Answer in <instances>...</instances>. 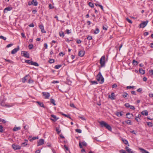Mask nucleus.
I'll return each instance as SVG.
<instances>
[{
	"label": "nucleus",
	"mask_w": 153,
	"mask_h": 153,
	"mask_svg": "<svg viewBox=\"0 0 153 153\" xmlns=\"http://www.w3.org/2000/svg\"><path fill=\"white\" fill-rule=\"evenodd\" d=\"M97 79L100 83H102L104 82V78L103 77L100 72H99L97 75Z\"/></svg>",
	"instance_id": "f257e3e1"
},
{
	"label": "nucleus",
	"mask_w": 153,
	"mask_h": 153,
	"mask_svg": "<svg viewBox=\"0 0 153 153\" xmlns=\"http://www.w3.org/2000/svg\"><path fill=\"white\" fill-rule=\"evenodd\" d=\"M105 56H102L100 59V62L101 65V67H104L105 65Z\"/></svg>",
	"instance_id": "f03ea898"
},
{
	"label": "nucleus",
	"mask_w": 153,
	"mask_h": 153,
	"mask_svg": "<svg viewBox=\"0 0 153 153\" xmlns=\"http://www.w3.org/2000/svg\"><path fill=\"white\" fill-rule=\"evenodd\" d=\"M42 94L43 96L44 97V98L45 99H49L50 96V94L48 92H42Z\"/></svg>",
	"instance_id": "7ed1b4c3"
},
{
	"label": "nucleus",
	"mask_w": 153,
	"mask_h": 153,
	"mask_svg": "<svg viewBox=\"0 0 153 153\" xmlns=\"http://www.w3.org/2000/svg\"><path fill=\"white\" fill-rule=\"evenodd\" d=\"M21 54H23L22 56L26 58L29 57V54L27 51H22L21 52Z\"/></svg>",
	"instance_id": "20e7f679"
},
{
	"label": "nucleus",
	"mask_w": 153,
	"mask_h": 153,
	"mask_svg": "<svg viewBox=\"0 0 153 153\" xmlns=\"http://www.w3.org/2000/svg\"><path fill=\"white\" fill-rule=\"evenodd\" d=\"M148 22V21L147 20L146 21L144 22H143L141 23L139 25V27L140 28H144L147 25Z\"/></svg>",
	"instance_id": "39448f33"
},
{
	"label": "nucleus",
	"mask_w": 153,
	"mask_h": 153,
	"mask_svg": "<svg viewBox=\"0 0 153 153\" xmlns=\"http://www.w3.org/2000/svg\"><path fill=\"white\" fill-rule=\"evenodd\" d=\"M12 147L15 150H19L21 149V146H20L15 144H13L12 145Z\"/></svg>",
	"instance_id": "423d86ee"
},
{
	"label": "nucleus",
	"mask_w": 153,
	"mask_h": 153,
	"mask_svg": "<svg viewBox=\"0 0 153 153\" xmlns=\"http://www.w3.org/2000/svg\"><path fill=\"white\" fill-rule=\"evenodd\" d=\"M44 140L43 139H41L37 142V146H39L44 144Z\"/></svg>",
	"instance_id": "0eeeda50"
},
{
	"label": "nucleus",
	"mask_w": 153,
	"mask_h": 153,
	"mask_svg": "<svg viewBox=\"0 0 153 153\" xmlns=\"http://www.w3.org/2000/svg\"><path fill=\"white\" fill-rule=\"evenodd\" d=\"M87 145L85 141L81 142H79V146L80 148H82L83 146H86Z\"/></svg>",
	"instance_id": "6e6552de"
},
{
	"label": "nucleus",
	"mask_w": 153,
	"mask_h": 153,
	"mask_svg": "<svg viewBox=\"0 0 153 153\" xmlns=\"http://www.w3.org/2000/svg\"><path fill=\"white\" fill-rule=\"evenodd\" d=\"M19 49V46H18L17 48H15L12 50L11 51V53L12 54H14L16 53L18 51Z\"/></svg>",
	"instance_id": "1a4fd4ad"
},
{
	"label": "nucleus",
	"mask_w": 153,
	"mask_h": 153,
	"mask_svg": "<svg viewBox=\"0 0 153 153\" xmlns=\"http://www.w3.org/2000/svg\"><path fill=\"white\" fill-rule=\"evenodd\" d=\"M99 123L102 127H105L107 123L104 121H101Z\"/></svg>",
	"instance_id": "9d476101"
},
{
	"label": "nucleus",
	"mask_w": 153,
	"mask_h": 153,
	"mask_svg": "<svg viewBox=\"0 0 153 153\" xmlns=\"http://www.w3.org/2000/svg\"><path fill=\"white\" fill-rule=\"evenodd\" d=\"M25 142L22 143L21 144V147H24L28 145L27 143L28 142V140H27L25 139L24 140Z\"/></svg>",
	"instance_id": "9b49d317"
},
{
	"label": "nucleus",
	"mask_w": 153,
	"mask_h": 153,
	"mask_svg": "<svg viewBox=\"0 0 153 153\" xmlns=\"http://www.w3.org/2000/svg\"><path fill=\"white\" fill-rule=\"evenodd\" d=\"M85 51L84 50L80 51L78 53L79 56L81 57L83 56L85 54Z\"/></svg>",
	"instance_id": "f8f14e48"
},
{
	"label": "nucleus",
	"mask_w": 153,
	"mask_h": 153,
	"mask_svg": "<svg viewBox=\"0 0 153 153\" xmlns=\"http://www.w3.org/2000/svg\"><path fill=\"white\" fill-rule=\"evenodd\" d=\"M12 8L11 7H8L5 8L4 10V13H6L7 11L11 10Z\"/></svg>",
	"instance_id": "ddd939ff"
},
{
	"label": "nucleus",
	"mask_w": 153,
	"mask_h": 153,
	"mask_svg": "<svg viewBox=\"0 0 153 153\" xmlns=\"http://www.w3.org/2000/svg\"><path fill=\"white\" fill-rule=\"evenodd\" d=\"M40 29L41 30V31L42 33H45L46 31L44 30V27L43 25H40L39 26Z\"/></svg>",
	"instance_id": "4468645a"
},
{
	"label": "nucleus",
	"mask_w": 153,
	"mask_h": 153,
	"mask_svg": "<svg viewBox=\"0 0 153 153\" xmlns=\"http://www.w3.org/2000/svg\"><path fill=\"white\" fill-rule=\"evenodd\" d=\"M51 117L54 118V119L51 118L50 119L52 120H53V121H56V120H57L58 119V118H57L53 114H51Z\"/></svg>",
	"instance_id": "2eb2a0df"
},
{
	"label": "nucleus",
	"mask_w": 153,
	"mask_h": 153,
	"mask_svg": "<svg viewBox=\"0 0 153 153\" xmlns=\"http://www.w3.org/2000/svg\"><path fill=\"white\" fill-rule=\"evenodd\" d=\"M115 96L114 93L113 92L111 93V95H108V97L113 100L115 99L114 97Z\"/></svg>",
	"instance_id": "dca6fc26"
},
{
	"label": "nucleus",
	"mask_w": 153,
	"mask_h": 153,
	"mask_svg": "<svg viewBox=\"0 0 153 153\" xmlns=\"http://www.w3.org/2000/svg\"><path fill=\"white\" fill-rule=\"evenodd\" d=\"M123 112H117L115 114L118 117H122L123 116Z\"/></svg>",
	"instance_id": "f3484780"
},
{
	"label": "nucleus",
	"mask_w": 153,
	"mask_h": 153,
	"mask_svg": "<svg viewBox=\"0 0 153 153\" xmlns=\"http://www.w3.org/2000/svg\"><path fill=\"white\" fill-rule=\"evenodd\" d=\"M139 149L141 151V152L142 153H149L148 151L144 149L140 148H139Z\"/></svg>",
	"instance_id": "a211bd4d"
},
{
	"label": "nucleus",
	"mask_w": 153,
	"mask_h": 153,
	"mask_svg": "<svg viewBox=\"0 0 153 153\" xmlns=\"http://www.w3.org/2000/svg\"><path fill=\"white\" fill-rule=\"evenodd\" d=\"M36 102L41 107L45 108V106L43 103L39 101H36Z\"/></svg>",
	"instance_id": "6ab92c4d"
},
{
	"label": "nucleus",
	"mask_w": 153,
	"mask_h": 153,
	"mask_svg": "<svg viewBox=\"0 0 153 153\" xmlns=\"http://www.w3.org/2000/svg\"><path fill=\"white\" fill-rule=\"evenodd\" d=\"M31 4L34 6H36L38 5V2L36 0H32L31 1Z\"/></svg>",
	"instance_id": "aec40b11"
},
{
	"label": "nucleus",
	"mask_w": 153,
	"mask_h": 153,
	"mask_svg": "<svg viewBox=\"0 0 153 153\" xmlns=\"http://www.w3.org/2000/svg\"><path fill=\"white\" fill-rule=\"evenodd\" d=\"M21 129V127H17L15 126L13 129V131H17L19 130H20Z\"/></svg>",
	"instance_id": "412c9836"
},
{
	"label": "nucleus",
	"mask_w": 153,
	"mask_h": 153,
	"mask_svg": "<svg viewBox=\"0 0 153 153\" xmlns=\"http://www.w3.org/2000/svg\"><path fill=\"white\" fill-rule=\"evenodd\" d=\"M141 114L147 116L148 115V113L146 110L143 111L141 112Z\"/></svg>",
	"instance_id": "4be33fe9"
},
{
	"label": "nucleus",
	"mask_w": 153,
	"mask_h": 153,
	"mask_svg": "<svg viewBox=\"0 0 153 153\" xmlns=\"http://www.w3.org/2000/svg\"><path fill=\"white\" fill-rule=\"evenodd\" d=\"M29 76V75H26L25 77L24 78H23L22 79V82H23V83H25L26 80H27V79H26V78L27 77V76Z\"/></svg>",
	"instance_id": "5701e85b"
},
{
	"label": "nucleus",
	"mask_w": 153,
	"mask_h": 153,
	"mask_svg": "<svg viewBox=\"0 0 153 153\" xmlns=\"http://www.w3.org/2000/svg\"><path fill=\"white\" fill-rule=\"evenodd\" d=\"M140 73L142 74H144L145 73V71L142 68H140L139 70Z\"/></svg>",
	"instance_id": "b1692460"
},
{
	"label": "nucleus",
	"mask_w": 153,
	"mask_h": 153,
	"mask_svg": "<svg viewBox=\"0 0 153 153\" xmlns=\"http://www.w3.org/2000/svg\"><path fill=\"white\" fill-rule=\"evenodd\" d=\"M127 117L128 119H130L132 116V114L129 113H127L126 114Z\"/></svg>",
	"instance_id": "393cba45"
},
{
	"label": "nucleus",
	"mask_w": 153,
	"mask_h": 153,
	"mask_svg": "<svg viewBox=\"0 0 153 153\" xmlns=\"http://www.w3.org/2000/svg\"><path fill=\"white\" fill-rule=\"evenodd\" d=\"M31 65H34L36 66H37V67L39 66V65L38 64V63L37 62H33L32 61V62Z\"/></svg>",
	"instance_id": "a878e982"
},
{
	"label": "nucleus",
	"mask_w": 153,
	"mask_h": 153,
	"mask_svg": "<svg viewBox=\"0 0 153 153\" xmlns=\"http://www.w3.org/2000/svg\"><path fill=\"white\" fill-rule=\"evenodd\" d=\"M105 128L109 131H111L112 130L111 127L108 124L107 125Z\"/></svg>",
	"instance_id": "bb28decb"
},
{
	"label": "nucleus",
	"mask_w": 153,
	"mask_h": 153,
	"mask_svg": "<svg viewBox=\"0 0 153 153\" xmlns=\"http://www.w3.org/2000/svg\"><path fill=\"white\" fill-rule=\"evenodd\" d=\"M61 114L63 115V116H65V117H67L68 118H69V119H71V117H70V115H67V114H64L62 113H61Z\"/></svg>",
	"instance_id": "cd10ccee"
},
{
	"label": "nucleus",
	"mask_w": 153,
	"mask_h": 153,
	"mask_svg": "<svg viewBox=\"0 0 153 153\" xmlns=\"http://www.w3.org/2000/svg\"><path fill=\"white\" fill-rule=\"evenodd\" d=\"M132 64L134 66H136L138 64V62L137 61H135V60H133Z\"/></svg>",
	"instance_id": "c85d7f7f"
},
{
	"label": "nucleus",
	"mask_w": 153,
	"mask_h": 153,
	"mask_svg": "<svg viewBox=\"0 0 153 153\" xmlns=\"http://www.w3.org/2000/svg\"><path fill=\"white\" fill-rule=\"evenodd\" d=\"M59 35L61 37H64L65 35L64 32L63 31H61L59 32Z\"/></svg>",
	"instance_id": "c756f323"
},
{
	"label": "nucleus",
	"mask_w": 153,
	"mask_h": 153,
	"mask_svg": "<svg viewBox=\"0 0 153 153\" xmlns=\"http://www.w3.org/2000/svg\"><path fill=\"white\" fill-rule=\"evenodd\" d=\"M50 101L54 105H56V104L55 103V101L53 99H50Z\"/></svg>",
	"instance_id": "7c9ffc66"
},
{
	"label": "nucleus",
	"mask_w": 153,
	"mask_h": 153,
	"mask_svg": "<svg viewBox=\"0 0 153 153\" xmlns=\"http://www.w3.org/2000/svg\"><path fill=\"white\" fill-rule=\"evenodd\" d=\"M56 131L57 132V134H59L61 132V130H59V128L57 127L56 128Z\"/></svg>",
	"instance_id": "2f4dec72"
},
{
	"label": "nucleus",
	"mask_w": 153,
	"mask_h": 153,
	"mask_svg": "<svg viewBox=\"0 0 153 153\" xmlns=\"http://www.w3.org/2000/svg\"><path fill=\"white\" fill-rule=\"evenodd\" d=\"M32 61L30 60H25V62L28 64H30L31 65Z\"/></svg>",
	"instance_id": "473e14b6"
},
{
	"label": "nucleus",
	"mask_w": 153,
	"mask_h": 153,
	"mask_svg": "<svg viewBox=\"0 0 153 153\" xmlns=\"http://www.w3.org/2000/svg\"><path fill=\"white\" fill-rule=\"evenodd\" d=\"M99 32V30L98 28H97L94 30V33L97 34Z\"/></svg>",
	"instance_id": "72a5a7b5"
},
{
	"label": "nucleus",
	"mask_w": 153,
	"mask_h": 153,
	"mask_svg": "<svg viewBox=\"0 0 153 153\" xmlns=\"http://www.w3.org/2000/svg\"><path fill=\"white\" fill-rule=\"evenodd\" d=\"M5 60L6 61V62H8L9 63H11V64H13V61L10 60H9V59H5Z\"/></svg>",
	"instance_id": "f704fd0d"
},
{
	"label": "nucleus",
	"mask_w": 153,
	"mask_h": 153,
	"mask_svg": "<svg viewBox=\"0 0 153 153\" xmlns=\"http://www.w3.org/2000/svg\"><path fill=\"white\" fill-rule=\"evenodd\" d=\"M128 94L126 92H124L122 95V96L123 97L125 98L126 97L128 96Z\"/></svg>",
	"instance_id": "c9c22d12"
},
{
	"label": "nucleus",
	"mask_w": 153,
	"mask_h": 153,
	"mask_svg": "<svg viewBox=\"0 0 153 153\" xmlns=\"http://www.w3.org/2000/svg\"><path fill=\"white\" fill-rule=\"evenodd\" d=\"M62 66L61 65H57L55 66L54 68L56 69H58Z\"/></svg>",
	"instance_id": "e433bc0d"
},
{
	"label": "nucleus",
	"mask_w": 153,
	"mask_h": 153,
	"mask_svg": "<svg viewBox=\"0 0 153 153\" xmlns=\"http://www.w3.org/2000/svg\"><path fill=\"white\" fill-rule=\"evenodd\" d=\"M147 124L148 126H150L151 127H152L153 126V125L152 123V122H147Z\"/></svg>",
	"instance_id": "4c0bfd02"
},
{
	"label": "nucleus",
	"mask_w": 153,
	"mask_h": 153,
	"mask_svg": "<svg viewBox=\"0 0 153 153\" xmlns=\"http://www.w3.org/2000/svg\"><path fill=\"white\" fill-rule=\"evenodd\" d=\"M75 131L79 133H81L82 132V131L80 129H75Z\"/></svg>",
	"instance_id": "58836bf2"
},
{
	"label": "nucleus",
	"mask_w": 153,
	"mask_h": 153,
	"mask_svg": "<svg viewBox=\"0 0 153 153\" xmlns=\"http://www.w3.org/2000/svg\"><path fill=\"white\" fill-rule=\"evenodd\" d=\"M126 20L130 24H132V22L131 20L129 19L128 18H126Z\"/></svg>",
	"instance_id": "ea45409f"
},
{
	"label": "nucleus",
	"mask_w": 153,
	"mask_h": 153,
	"mask_svg": "<svg viewBox=\"0 0 153 153\" xmlns=\"http://www.w3.org/2000/svg\"><path fill=\"white\" fill-rule=\"evenodd\" d=\"M88 5L89 6L91 7H94V4L91 2H89Z\"/></svg>",
	"instance_id": "a19ab883"
},
{
	"label": "nucleus",
	"mask_w": 153,
	"mask_h": 153,
	"mask_svg": "<svg viewBox=\"0 0 153 153\" xmlns=\"http://www.w3.org/2000/svg\"><path fill=\"white\" fill-rule=\"evenodd\" d=\"M91 83L92 84H93V85L97 84H98L97 82L96 81H91Z\"/></svg>",
	"instance_id": "79ce46f5"
},
{
	"label": "nucleus",
	"mask_w": 153,
	"mask_h": 153,
	"mask_svg": "<svg viewBox=\"0 0 153 153\" xmlns=\"http://www.w3.org/2000/svg\"><path fill=\"white\" fill-rule=\"evenodd\" d=\"M4 100H3L1 101V102H0V105H1V106H4L6 105L4 104Z\"/></svg>",
	"instance_id": "37998d69"
},
{
	"label": "nucleus",
	"mask_w": 153,
	"mask_h": 153,
	"mask_svg": "<svg viewBox=\"0 0 153 153\" xmlns=\"http://www.w3.org/2000/svg\"><path fill=\"white\" fill-rule=\"evenodd\" d=\"M30 50H31L33 48V45L32 44H30L28 46Z\"/></svg>",
	"instance_id": "c03bdc74"
},
{
	"label": "nucleus",
	"mask_w": 153,
	"mask_h": 153,
	"mask_svg": "<svg viewBox=\"0 0 153 153\" xmlns=\"http://www.w3.org/2000/svg\"><path fill=\"white\" fill-rule=\"evenodd\" d=\"M149 73L150 75H153V70H150L149 71Z\"/></svg>",
	"instance_id": "a18cd8bd"
},
{
	"label": "nucleus",
	"mask_w": 153,
	"mask_h": 153,
	"mask_svg": "<svg viewBox=\"0 0 153 153\" xmlns=\"http://www.w3.org/2000/svg\"><path fill=\"white\" fill-rule=\"evenodd\" d=\"M49 62L50 63H52L54 62V60L53 59H51L49 60Z\"/></svg>",
	"instance_id": "49530a36"
},
{
	"label": "nucleus",
	"mask_w": 153,
	"mask_h": 153,
	"mask_svg": "<svg viewBox=\"0 0 153 153\" xmlns=\"http://www.w3.org/2000/svg\"><path fill=\"white\" fill-rule=\"evenodd\" d=\"M126 123L128 124L131 125V122L130 120H128L126 122Z\"/></svg>",
	"instance_id": "de8ad7c7"
},
{
	"label": "nucleus",
	"mask_w": 153,
	"mask_h": 153,
	"mask_svg": "<svg viewBox=\"0 0 153 153\" xmlns=\"http://www.w3.org/2000/svg\"><path fill=\"white\" fill-rule=\"evenodd\" d=\"M3 127L1 125H0V132L2 133L3 132Z\"/></svg>",
	"instance_id": "09e8293b"
},
{
	"label": "nucleus",
	"mask_w": 153,
	"mask_h": 153,
	"mask_svg": "<svg viewBox=\"0 0 153 153\" xmlns=\"http://www.w3.org/2000/svg\"><path fill=\"white\" fill-rule=\"evenodd\" d=\"M125 106L127 108H130L131 105L128 103H126L125 104Z\"/></svg>",
	"instance_id": "8fccbe9b"
},
{
	"label": "nucleus",
	"mask_w": 153,
	"mask_h": 153,
	"mask_svg": "<svg viewBox=\"0 0 153 153\" xmlns=\"http://www.w3.org/2000/svg\"><path fill=\"white\" fill-rule=\"evenodd\" d=\"M123 141L125 144H128V141L124 139L123 140Z\"/></svg>",
	"instance_id": "3c124183"
},
{
	"label": "nucleus",
	"mask_w": 153,
	"mask_h": 153,
	"mask_svg": "<svg viewBox=\"0 0 153 153\" xmlns=\"http://www.w3.org/2000/svg\"><path fill=\"white\" fill-rule=\"evenodd\" d=\"M0 39H2L4 40H6L7 39L6 37L2 36H0Z\"/></svg>",
	"instance_id": "603ef678"
},
{
	"label": "nucleus",
	"mask_w": 153,
	"mask_h": 153,
	"mask_svg": "<svg viewBox=\"0 0 153 153\" xmlns=\"http://www.w3.org/2000/svg\"><path fill=\"white\" fill-rule=\"evenodd\" d=\"M128 153H134V152L132 151L131 149H130L127 151Z\"/></svg>",
	"instance_id": "864d4df0"
},
{
	"label": "nucleus",
	"mask_w": 153,
	"mask_h": 153,
	"mask_svg": "<svg viewBox=\"0 0 153 153\" xmlns=\"http://www.w3.org/2000/svg\"><path fill=\"white\" fill-rule=\"evenodd\" d=\"M87 39L89 40H91L92 39V36H88L87 37Z\"/></svg>",
	"instance_id": "5fc2aeb1"
},
{
	"label": "nucleus",
	"mask_w": 153,
	"mask_h": 153,
	"mask_svg": "<svg viewBox=\"0 0 153 153\" xmlns=\"http://www.w3.org/2000/svg\"><path fill=\"white\" fill-rule=\"evenodd\" d=\"M117 87V85L116 84H114L112 85V88H116Z\"/></svg>",
	"instance_id": "6e6d98bb"
},
{
	"label": "nucleus",
	"mask_w": 153,
	"mask_h": 153,
	"mask_svg": "<svg viewBox=\"0 0 153 153\" xmlns=\"http://www.w3.org/2000/svg\"><path fill=\"white\" fill-rule=\"evenodd\" d=\"M13 45V44H10L7 45L6 47L7 48H9V47L12 46Z\"/></svg>",
	"instance_id": "4d7b16f0"
},
{
	"label": "nucleus",
	"mask_w": 153,
	"mask_h": 153,
	"mask_svg": "<svg viewBox=\"0 0 153 153\" xmlns=\"http://www.w3.org/2000/svg\"><path fill=\"white\" fill-rule=\"evenodd\" d=\"M134 88V86H128L127 87V89H130L131 88Z\"/></svg>",
	"instance_id": "13d9d810"
},
{
	"label": "nucleus",
	"mask_w": 153,
	"mask_h": 153,
	"mask_svg": "<svg viewBox=\"0 0 153 153\" xmlns=\"http://www.w3.org/2000/svg\"><path fill=\"white\" fill-rule=\"evenodd\" d=\"M130 108L132 110H134L135 109V108L134 106L133 105H131L130 106Z\"/></svg>",
	"instance_id": "bf43d9fd"
},
{
	"label": "nucleus",
	"mask_w": 153,
	"mask_h": 153,
	"mask_svg": "<svg viewBox=\"0 0 153 153\" xmlns=\"http://www.w3.org/2000/svg\"><path fill=\"white\" fill-rule=\"evenodd\" d=\"M70 106L71 107H73L74 108H76V107L74 106V104L73 103H71L70 104Z\"/></svg>",
	"instance_id": "052dcab7"
},
{
	"label": "nucleus",
	"mask_w": 153,
	"mask_h": 153,
	"mask_svg": "<svg viewBox=\"0 0 153 153\" xmlns=\"http://www.w3.org/2000/svg\"><path fill=\"white\" fill-rule=\"evenodd\" d=\"M66 32L68 34H69L71 33L70 30L68 29H67L66 30Z\"/></svg>",
	"instance_id": "680f3d73"
},
{
	"label": "nucleus",
	"mask_w": 153,
	"mask_h": 153,
	"mask_svg": "<svg viewBox=\"0 0 153 153\" xmlns=\"http://www.w3.org/2000/svg\"><path fill=\"white\" fill-rule=\"evenodd\" d=\"M142 91V89L141 88H139L137 89V91L138 92H141Z\"/></svg>",
	"instance_id": "e2e57ef3"
},
{
	"label": "nucleus",
	"mask_w": 153,
	"mask_h": 153,
	"mask_svg": "<svg viewBox=\"0 0 153 153\" xmlns=\"http://www.w3.org/2000/svg\"><path fill=\"white\" fill-rule=\"evenodd\" d=\"M79 118H80L81 119H82V120H85V118L83 117L79 116Z\"/></svg>",
	"instance_id": "0e129e2a"
},
{
	"label": "nucleus",
	"mask_w": 153,
	"mask_h": 153,
	"mask_svg": "<svg viewBox=\"0 0 153 153\" xmlns=\"http://www.w3.org/2000/svg\"><path fill=\"white\" fill-rule=\"evenodd\" d=\"M29 27H33L34 26V25L33 23H32L29 25Z\"/></svg>",
	"instance_id": "69168bd1"
},
{
	"label": "nucleus",
	"mask_w": 153,
	"mask_h": 153,
	"mask_svg": "<svg viewBox=\"0 0 153 153\" xmlns=\"http://www.w3.org/2000/svg\"><path fill=\"white\" fill-rule=\"evenodd\" d=\"M76 42L78 44H80L81 43V41L80 39H77L76 40Z\"/></svg>",
	"instance_id": "338daca9"
},
{
	"label": "nucleus",
	"mask_w": 153,
	"mask_h": 153,
	"mask_svg": "<svg viewBox=\"0 0 153 153\" xmlns=\"http://www.w3.org/2000/svg\"><path fill=\"white\" fill-rule=\"evenodd\" d=\"M149 96L150 97H153V94L152 93H150L149 94Z\"/></svg>",
	"instance_id": "774afa93"
}]
</instances>
